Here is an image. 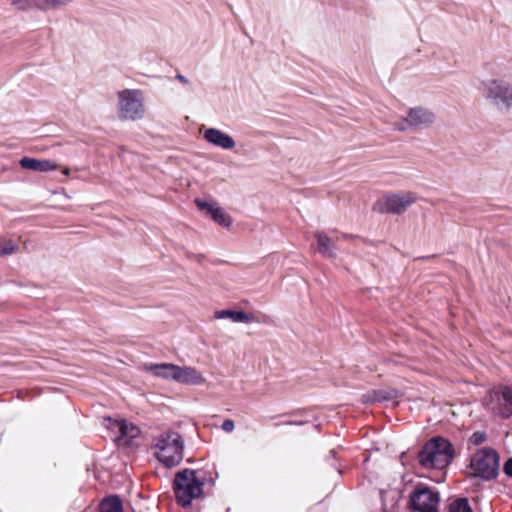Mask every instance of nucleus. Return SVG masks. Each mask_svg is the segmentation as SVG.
Masks as SVG:
<instances>
[{"mask_svg":"<svg viewBox=\"0 0 512 512\" xmlns=\"http://www.w3.org/2000/svg\"><path fill=\"white\" fill-rule=\"evenodd\" d=\"M155 457L167 467L178 465L183 459V440L178 432L165 431L153 439Z\"/></svg>","mask_w":512,"mask_h":512,"instance_id":"f257e3e1","label":"nucleus"},{"mask_svg":"<svg viewBox=\"0 0 512 512\" xmlns=\"http://www.w3.org/2000/svg\"><path fill=\"white\" fill-rule=\"evenodd\" d=\"M205 477L198 471L184 469L178 472L174 479V492L177 502L182 506H188L194 499L203 494Z\"/></svg>","mask_w":512,"mask_h":512,"instance_id":"f03ea898","label":"nucleus"},{"mask_svg":"<svg viewBox=\"0 0 512 512\" xmlns=\"http://www.w3.org/2000/svg\"><path fill=\"white\" fill-rule=\"evenodd\" d=\"M454 456L451 444L444 438L436 437L427 442L419 452L421 466L429 469H444Z\"/></svg>","mask_w":512,"mask_h":512,"instance_id":"7ed1b4c3","label":"nucleus"},{"mask_svg":"<svg viewBox=\"0 0 512 512\" xmlns=\"http://www.w3.org/2000/svg\"><path fill=\"white\" fill-rule=\"evenodd\" d=\"M117 114L122 121H138L146 113L144 93L139 89H123L117 93Z\"/></svg>","mask_w":512,"mask_h":512,"instance_id":"20e7f679","label":"nucleus"},{"mask_svg":"<svg viewBox=\"0 0 512 512\" xmlns=\"http://www.w3.org/2000/svg\"><path fill=\"white\" fill-rule=\"evenodd\" d=\"M436 121L434 111L425 106H414L407 109L404 116L396 121L394 129L400 132L423 130L431 127Z\"/></svg>","mask_w":512,"mask_h":512,"instance_id":"39448f33","label":"nucleus"},{"mask_svg":"<svg viewBox=\"0 0 512 512\" xmlns=\"http://www.w3.org/2000/svg\"><path fill=\"white\" fill-rule=\"evenodd\" d=\"M480 91L483 97L498 109L512 108V85L503 79L482 81Z\"/></svg>","mask_w":512,"mask_h":512,"instance_id":"423d86ee","label":"nucleus"},{"mask_svg":"<svg viewBox=\"0 0 512 512\" xmlns=\"http://www.w3.org/2000/svg\"><path fill=\"white\" fill-rule=\"evenodd\" d=\"M469 475L491 480L499 472V456L490 448L479 449L472 457L469 467Z\"/></svg>","mask_w":512,"mask_h":512,"instance_id":"0eeeda50","label":"nucleus"},{"mask_svg":"<svg viewBox=\"0 0 512 512\" xmlns=\"http://www.w3.org/2000/svg\"><path fill=\"white\" fill-rule=\"evenodd\" d=\"M416 193H389L383 195L374 204L373 209L379 213L402 214L409 206L417 201Z\"/></svg>","mask_w":512,"mask_h":512,"instance_id":"6e6552de","label":"nucleus"},{"mask_svg":"<svg viewBox=\"0 0 512 512\" xmlns=\"http://www.w3.org/2000/svg\"><path fill=\"white\" fill-rule=\"evenodd\" d=\"M485 406L493 414L503 418L512 415V387L502 386L490 391L485 398Z\"/></svg>","mask_w":512,"mask_h":512,"instance_id":"1a4fd4ad","label":"nucleus"},{"mask_svg":"<svg viewBox=\"0 0 512 512\" xmlns=\"http://www.w3.org/2000/svg\"><path fill=\"white\" fill-rule=\"evenodd\" d=\"M439 502L438 492L428 487H418L410 496L412 512H438Z\"/></svg>","mask_w":512,"mask_h":512,"instance_id":"9d476101","label":"nucleus"},{"mask_svg":"<svg viewBox=\"0 0 512 512\" xmlns=\"http://www.w3.org/2000/svg\"><path fill=\"white\" fill-rule=\"evenodd\" d=\"M203 139L210 145L222 150H233L236 147V141L228 133L214 127H201Z\"/></svg>","mask_w":512,"mask_h":512,"instance_id":"9b49d317","label":"nucleus"},{"mask_svg":"<svg viewBox=\"0 0 512 512\" xmlns=\"http://www.w3.org/2000/svg\"><path fill=\"white\" fill-rule=\"evenodd\" d=\"M108 421V428L119 433V436L116 437V442L119 446L131 444L133 440L138 438L140 435V429L131 422L124 419H108Z\"/></svg>","mask_w":512,"mask_h":512,"instance_id":"f8f14e48","label":"nucleus"},{"mask_svg":"<svg viewBox=\"0 0 512 512\" xmlns=\"http://www.w3.org/2000/svg\"><path fill=\"white\" fill-rule=\"evenodd\" d=\"M197 207L205 211L220 226L229 228L232 225L231 216L214 200L196 199Z\"/></svg>","mask_w":512,"mask_h":512,"instance_id":"ddd939ff","label":"nucleus"},{"mask_svg":"<svg viewBox=\"0 0 512 512\" xmlns=\"http://www.w3.org/2000/svg\"><path fill=\"white\" fill-rule=\"evenodd\" d=\"M143 370L154 377L176 382L178 365L173 363H148L144 364Z\"/></svg>","mask_w":512,"mask_h":512,"instance_id":"4468645a","label":"nucleus"},{"mask_svg":"<svg viewBox=\"0 0 512 512\" xmlns=\"http://www.w3.org/2000/svg\"><path fill=\"white\" fill-rule=\"evenodd\" d=\"M206 382L204 375L193 366H179L176 383L183 385L199 386Z\"/></svg>","mask_w":512,"mask_h":512,"instance_id":"2eb2a0df","label":"nucleus"},{"mask_svg":"<svg viewBox=\"0 0 512 512\" xmlns=\"http://www.w3.org/2000/svg\"><path fill=\"white\" fill-rule=\"evenodd\" d=\"M22 168L38 172H48L58 169V164L52 160L23 157L20 160Z\"/></svg>","mask_w":512,"mask_h":512,"instance_id":"dca6fc26","label":"nucleus"},{"mask_svg":"<svg viewBox=\"0 0 512 512\" xmlns=\"http://www.w3.org/2000/svg\"><path fill=\"white\" fill-rule=\"evenodd\" d=\"M215 318L217 319H230L235 323H252L256 321L253 314L246 313L242 310H219L215 312Z\"/></svg>","mask_w":512,"mask_h":512,"instance_id":"f3484780","label":"nucleus"},{"mask_svg":"<svg viewBox=\"0 0 512 512\" xmlns=\"http://www.w3.org/2000/svg\"><path fill=\"white\" fill-rule=\"evenodd\" d=\"M317 241V251L324 257L334 258V246L332 239L323 231L314 234Z\"/></svg>","mask_w":512,"mask_h":512,"instance_id":"a211bd4d","label":"nucleus"},{"mask_svg":"<svg viewBox=\"0 0 512 512\" xmlns=\"http://www.w3.org/2000/svg\"><path fill=\"white\" fill-rule=\"evenodd\" d=\"M20 251L19 243L7 235H0V257H8Z\"/></svg>","mask_w":512,"mask_h":512,"instance_id":"6ab92c4d","label":"nucleus"},{"mask_svg":"<svg viewBox=\"0 0 512 512\" xmlns=\"http://www.w3.org/2000/svg\"><path fill=\"white\" fill-rule=\"evenodd\" d=\"M72 2L73 0H38V10L44 12L59 10Z\"/></svg>","mask_w":512,"mask_h":512,"instance_id":"aec40b11","label":"nucleus"},{"mask_svg":"<svg viewBox=\"0 0 512 512\" xmlns=\"http://www.w3.org/2000/svg\"><path fill=\"white\" fill-rule=\"evenodd\" d=\"M100 512H123L120 499L117 496L104 499L100 504Z\"/></svg>","mask_w":512,"mask_h":512,"instance_id":"412c9836","label":"nucleus"},{"mask_svg":"<svg viewBox=\"0 0 512 512\" xmlns=\"http://www.w3.org/2000/svg\"><path fill=\"white\" fill-rule=\"evenodd\" d=\"M15 10L27 12L33 9L38 10V0H6Z\"/></svg>","mask_w":512,"mask_h":512,"instance_id":"4be33fe9","label":"nucleus"},{"mask_svg":"<svg viewBox=\"0 0 512 512\" xmlns=\"http://www.w3.org/2000/svg\"><path fill=\"white\" fill-rule=\"evenodd\" d=\"M449 512H472L466 499H457L449 506Z\"/></svg>","mask_w":512,"mask_h":512,"instance_id":"5701e85b","label":"nucleus"},{"mask_svg":"<svg viewBox=\"0 0 512 512\" xmlns=\"http://www.w3.org/2000/svg\"><path fill=\"white\" fill-rule=\"evenodd\" d=\"M485 439L486 435L483 432H475L470 438L471 442L475 445L483 443Z\"/></svg>","mask_w":512,"mask_h":512,"instance_id":"b1692460","label":"nucleus"},{"mask_svg":"<svg viewBox=\"0 0 512 512\" xmlns=\"http://www.w3.org/2000/svg\"><path fill=\"white\" fill-rule=\"evenodd\" d=\"M222 430L226 433H231L235 429V424L233 420L226 419L221 426Z\"/></svg>","mask_w":512,"mask_h":512,"instance_id":"393cba45","label":"nucleus"},{"mask_svg":"<svg viewBox=\"0 0 512 512\" xmlns=\"http://www.w3.org/2000/svg\"><path fill=\"white\" fill-rule=\"evenodd\" d=\"M504 472L507 476L512 477V458L508 459L504 464Z\"/></svg>","mask_w":512,"mask_h":512,"instance_id":"a878e982","label":"nucleus"},{"mask_svg":"<svg viewBox=\"0 0 512 512\" xmlns=\"http://www.w3.org/2000/svg\"><path fill=\"white\" fill-rule=\"evenodd\" d=\"M177 79H178L181 83H183V84H188V80H187V78H186V77H184V76H183V75H181V74L177 75Z\"/></svg>","mask_w":512,"mask_h":512,"instance_id":"bb28decb","label":"nucleus"},{"mask_svg":"<svg viewBox=\"0 0 512 512\" xmlns=\"http://www.w3.org/2000/svg\"><path fill=\"white\" fill-rule=\"evenodd\" d=\"M62 173L66 176H68L70 174V169L65 167L63 170H62Z\"/></svg>","mask_w":512,"mask_h":512,"instance_id":"cd10ccee","label":"nucleus"}]
</instances>
